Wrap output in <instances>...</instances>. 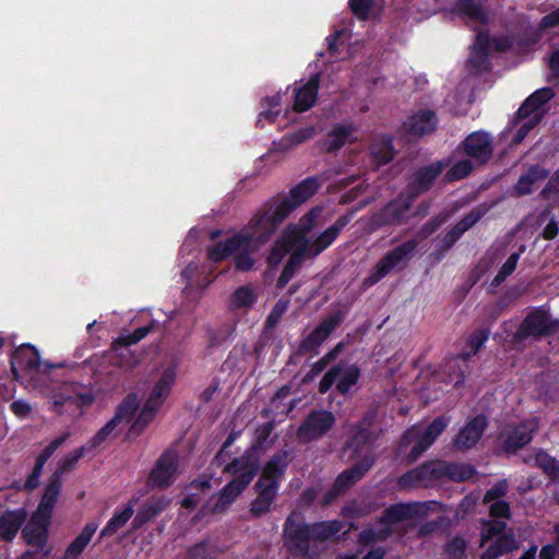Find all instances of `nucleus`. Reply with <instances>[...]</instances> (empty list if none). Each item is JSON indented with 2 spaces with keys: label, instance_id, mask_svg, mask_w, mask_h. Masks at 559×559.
Returning a JSON list of instances; mask_svg holds the SVG:
<instances>
[{
  "label": "nucleus",
  "instance_id": "51",
  "mask_svg": "<svg viewBox=\"0 0 559 559\" xmlns=\"http://www.w3.org/2000/svg\"><path fill=\"white\" fill-rule=\"evenodd\" d=\"M544 118V114H535L533 117L527 118L528 120L524 121L520 128L516 130L512 144L518 145L524 141V139L528 135V133L540 123Z\"/></svg>",
  "mask_w": 559,
  "mask_h": 559
},
{
  "label": "nucleus",
  "instance_id": "3",
  "mask_svg": "<svg viewBox=\"0 0 559 559\" xmlns=\"http://www.w3.org/2000/svg\"><path fill=\"white\" fill-rule=\"evenodd\" d=\"M273 237L270 229L261 219L258 213L249 221V223L236 235L224 241H218L207 249V258L215 262H222L231 253L239 250L242 246H262Z\"/></svg>",
  "mask_w": 559,
  "mask_h": 559
},
{
  "label": "nucleus",
  "instance_id": "47",
  "mask_svg": "<svg viewBox=\"0 0 559 559\" xmlns=\"http://www.w3.org/2000/svg\"><path fill=\"white\" fill-rule=\"evenodd\" d=\"M274 429V421H266L261 425L257 430V437L252 444V449L254 451L266 450L270 445H272L275 439H270Z\"/></svg>",
  "mask_w": 559,
  "mask_h": 559
},
{
  "label": "nucleus",
  "instance_id": "34",
  "mask_svg": "<svg viewBox=\"0 0 559 559\" xmlns=\"http://www.w3.org/2000/svg\"><path fill=\"white\" fill-rule=\"evenodd\" d=\"M135 500H130L128 504L121 510H116L111 519L102 528L99 533V539L115 535L120 528H122L134 514L133 503Z\"/></svg>",
  "mask_w": 559,
  "mask_h": 559
},
{
  "label": "nucleus",
  "instance_id": "42",
  "mask_svg": "<svg viewBox=\"0 0 559 559\" xmlns=\"http://www.w3.org/2000/svg\"><path fill=\"white\" fill-rule=\"evenodd\" d=\"M447 479L462 483L472 479L476 474V468L468 463H448Z\"/></svg>",
  "mask_w": 559,
  "mask_h": 559
},
{
  "label": "nucleus",
  "instance_id": "48",
  "mask_svg": "<svg viewBox=\"0 0 559 559\" xmlns=\"http://www.w3.org/2000/svg\"><path fill=\"white\" fill-rule=\"evenodd\" d=\"M463 236V233L454 225L445 235L442 237L440 242L437 245L433 254L437 259H441L444 254L459 241Z\"/></svg>",
  "mask_w": 559,
  "mask_h": 559
},
{
  "label": "nucleus",
  "instance_id": "55",
  "mask_svg": "<svg viewBox=\"0 0 559 559\" xmlns=\"http://www.w3.org/2000/svg\"><path fill=\"white\" fill-rule=\"evenodd\" d=\"M489 507V516L493 520H510L512 516L510 503L506 500H493Z\"/></svg>",
  "mask_w": 559,
  "mask_h": 559
},
{
  "label": "nucleus",
  "instance_id": "13",
  "mask_svg": "<svg viewBox=\"0 0 559 559\" xmlns=\"http://www.w3.org/2000/svg\"><path fill=\"white\" fill-rule=\"evenodd\" d=\"M290 462V453L287 450H281L274 453L264 464L260 477L254 484L255 487H266L278 491L281 480Z\"/></svg>",
  "mask_w": 559,
  "mask_h": 559
},
{
  "label": "nucleus",
  "instance_id": "8",
  "mask_svg": "<svg viewBox=\"0 0 559 559\" xmlns=\"http://www.w3.org/2000/svg\"><path fill=\"white\" fill-rule=\"evenodd\" d=\"M376 419L377 413L369 409L352 427L344 447L352 451L354 456H359L365 449H371L379 439V432L373 429Z\"/></svg>",
  "mask_w": 559,
  "mask_h": 559
},
{
  "label": "nucleus",
  "instance_id": "59",
  "mask_svg": "<svg viewBox=\"0 0 559 559\" xmlns=\"http://www.w3.org/2000/svg\"><path fill=\"white\" fill-rule=\"evenodd\" d=\"M444 219L445 218L442 217L441 215H436L431 217L417 231L418 238L427 239L441 227V225L444 223Z\"/></svg>",
  "mask_w": 559,
  "mask_h": 559
},
{
  "label": "nucleus",
  "instance_id": "62",
  "mask_svg": "<svg viewBox=\"0 0 559 559\" xmlns=\"http://www.w3.org/2000/svg\"><path fill=\"white\" fill-rule=\"evenodd\" d=\"M554 193H559V167L549 177L547 183L540 190L539 197L543 200H548Z\"/></svg>",
  "mask_w": 559,
  "mask_h": 559
},
{
  "label": "nucleus",
  "instance_id": "14",
  "mask_svg": "<svg viewBox=\"0 0 559 559\" xmlns=\"http://www.w3.org/2000/svg\"><path fill=\"white\" fill-rule=\"evenodd\" d=\"M411 195L406 199H394L386 203L377 212L372 221L378 226H396L406 223L411 217V207L413 204Z\"/></svg>",
  "mask_w": 559,
  "mask_h": 559
},
{
  "label": "nucleus",
  "instance_id": "33",
  "mask_svg": "<svg viewBox=\"0 0 559 559\" xmlns=\"http://www.w3.org/2000/svg\"><path fill=\"white\" fill-rule=\"evenodd\" d=\"M257 497L252 500L249 508V514L253 519H259L271 511L272 504L275 502L278 491L266 488L255 487Z\"/></svg>",
  "mask_w": 559,
  "mask_h": 559
},
{
  "label": "nucleus",
  "instance_id": "28",
  "mask_svg": "<svg viewBox=\"0 0 559 559\" xmlns=\"http://www.w3.org/2000/svg\"><path fill=\"white\" fill-rule=\"evenodd\" d=\"M168 501L164 497H151L138 510L131 522V531L135 532L157 518L167 507Z\"/></svg>",
  "mask_w": 559,
  "mask_h": 559
},
{
  "label": "nucleus",
  "instance_id": "41",
  "mask_svg": "<svg viewBox=\"0 0 559 559\" xmlns=\"http://www.w3.org/2000/svg\"><path fill=\"white\" fill-rule=\"evenodd\" d=\"M177 373L176 370L171 367L166 368L160 374L159 379L153 386L151 394L154 396L160 397L165 401V399L169 395L175 382H176Z\"/></svg>",
  "mask_w": 559,
  "mask_h": 559
},
{
  "label": "nucleus",
  "instance_id": "56",
  "mask_svg": "<svg viewBox=\"0 0 559 559\" xmlns=\"http://www.w3.org/2000/svg\"><path fill=\"white\" fill-rule=\"evenodd\" d=\"M70 437V432H63L59 437L50 441L37 455L36 460L46 463L52 454L60 448Z\"/></svg>",
  "mask_w": 559,
  "mask_h": 559
},
{
  "label": "nucleus",
  "instance_id": "26",
  "mask_svg": "<svg viewBox=\"0 0 559 559\" xmlns=\"http://www.w3.org/2000/svg\"><path fill=\"white\" fill-rule=\"evenodd\" d=\"M549 169L540 164L530 165L524 174H522L516 183L513 186L512 194L516 198L528 195L534 190V185L548 178Z\"/></svg>",
  "mask_w": 559,
  "mask_h": 559
},
{
  "label": "nucleus",
  "instance_id": "37",
  "mask_svg": "<svg viewBox=\"0 0 559 559\" xmlns=\"http://www.w3.org/2000/svg\"><path fill=\"white\" fill-rule=\"evenodd\" d=\"M454 11L474 22L488 23V14L475 0H459Z\"/></svg>",
  "mask_w": 559,
  "mask_h": 559
},
{
  "label": "nucleus",
  "instance_id": "61",
  "mask_svg": "<svg viewBox=\"0 0 559 559\" xmlns=\"http://www.w3.org/2000/svg\"><path fill=\"white\" fill-rule=\"evenodd\" d=\"M431 445L428 444L426 440H424L420 436H418L417 441L411 449L409 453L406 455V463L413 464L415 463Z\"/></svg>",
  "mask_w": 559,
  "mask_h": 559
},
{
  "label": "nucleus",
  "instance_id": "64",
  "mask_svg": "<svg viewBox=\"0 0 559 559\" xmlns=\"http://www.w3.org/2000/svg\"><path fill=\"white\" fill-rule=\"evenodd\" d=\"M235 269L240 272H248L253 267L254 260L248 251H241L234 258Z\"/></svg>",
  "mask_w": 559,
  "mask_h": 559
},
{
  "label": "nucleus",
  "instance_id": "46",
  "mask_svg": "<svg viewBox=\"0 0 559 559\" xmlns=\"http://www.w3.org/2000/svg\"><path fill=\"white\" fill-rule=\"evenodd\" d=\"M448 425L449 418L443 415L438 416L426 427V429L419 436L426 440L428 444L432 445L438 437L445 430Z\"/></svg>",
  "mask_w": 559,
  "mask_h": 559
},
{
  "label": "nucleus",
  "instance_id": "49",
  "mask_svg": "<svg viewBox=\"0 0 559 559\" xmlns=\"http://www.w3.org/2000/svg\"><path fill=\"white\" fill-rule=\"evenodd\" d=\"M467 67L476 74L487 72L490 69L489 53L472 49Z\"/></svg>",
  "mask_w": 559,
  "mask_h": 559
},
{
  "label": "nucleus",
  "instance_id": "63",
  "mask_svg": "<svg viewBox=\"0 0 559 559\" xmlns=\"http://www.w3.org/2000/svg\"><path fill=\"white\" fill-rule=\"evenodd\" d=\"M289 251V248L287 246V243H284V242H281L280 240H277L271 251H270V254L267 257V262L269 264H278L282 259L288 253Z\"/></svg>",
  "mask_w": 559,
  "mask_h": 559
},
{
  "label": "nucleus",
  "instance_id": "32",
  "mask_svg": "<svg viewBox=\"0 0 559 559\" xmlns=\"http://www.w3.org/2000/svg\"><path fill=\"white\" fill-rule=\"evenodd\" d=\"M305 259H308L306 253V243H301L292 252L289 259L284 265L276 281V287L278 289H283L289 283L300 269Z\"/></svg>",
  "mask_w": 559,
  "mask_h": 559
},
{
  "label": "nucleus",
  "instance_id": "45",
  "mask_svg": "<svg viewBox=\"0 0 559 559\" xmlns=\"http://www.w3.org/2000/svg\"><path fill=\"white\" fill-rule=\"evenodd\" d=\"M139 399L135 393L127 394L123 400L118 404L115 416L118 417L121 421L123 419H131L136 411L139 409Z\"/></svg>",
  "mask_w": 559,
  "mask_h": 559
},
{
  "label": "nucleus",
  "instance_id": "27",
  "mask_svg": "<svg viewBox=\"0 0 559 559\" xmlns=\"http://www.w3.org/2000/svg\"><path fill=\"white\" fill-rule=\"evenodd\" d=\"M61 487L62 484L61 480L58 479V475H51L45 487L40 501L32 514L51 521Z\"/></svg>",
  "mask_w": 559,
  "mask_h": 559
},
{
  "label": "nucleus",
  "instance_id": "44",
  "mask_svg": "<svg viewBox=\"0 0 559 559\" xmlns=\"http://www.w3.org/2000/svg\"><path fill=\"white\" fill-rule=\"evenodd\" d=\"M88 451H91V449L86 444H83L82 447L68 453L64 457L61 459L57 471L52 475H58V479L61 480L62 474H64L68 471L73 469L75 467V465L78 464V462Z\"/></svg>",
  "mask_w": 559,
  "mask_h": 559
},
{
  "label": "nucleus",
  "instance_id": "43",
  "mask_svg": "<svg viewBox=\"0 0 559 559\" xmlns=\"http://www.w3.org/2000/svg\"><path fill=\"white\" fill-rule=\"evenodd\" d=\"M257 294L249 285L238 287L230 296V307L241 309L251 307L257 301Z\"/></svg>",
  "mask_w": 559,
  "mask_h": 559
},
{
  "label": "nucleus",
  "instance_id": "25",
  "mask_svg": "<svg viewBox=\"0 0 559 559\" xmlns=\"http://www.w3.org/2000/svg\"><path fill=\"white\" fill-rule=\"evenodd\" d=\"M40 365L39 352L31 344L21 345L14 350L11 358L13 373H16L19 369L26 372H38Z\"/></svg>",
  "mask_w": 559,
  "mask_h": 559
},
{
  "label": "nucleus",
  "instance_id": "15",
  "mask_svg": "<svg viewBox=\"0 0 559 559\" xmlns=\"http://www.w3.org/2000/svg\"><path fill=\"white\" fill-rule=\"evenodd\" d=\"M352 218L353 213L343 214L337 217L331 226L317 236L310 245H308L307 240H304L302 243H306L307 258H316L328 249L336 240L341 231L350 223Z\"/></svg>",
  "mask_w": 559,
  "mask_h": 559
},
{
  "label": "nucleus",
  "instance_id": "58",
  "mask_svg": "<svg viewBox=\"0 0 559 559\" xmlns=\"http://www.w3.org/2000/svg\"><path fill=\"white\" fill-rule=\"evenodd\" d=\"M485 212L486 211L480 209H473L460 222H457L455 226L461 230V233L464 234L480 221V218L485 215Z\"/></svg>",
  "mask_w": 559,
  "mask_h": 559
},
{
  "label": "nucleus",
  "instance_id": "4",
  "mask_svg": "<svg viewBox=\"0 0 559 559\" xmlns=\"http://www.w3.org/2000/svg\"><path fill=\"white\" fill-rule=\"evenodd\" d=\"M559 331V320L554 319L544 307H535L520 323L512 335L511 343L516 346L523 344L527 338L542 340L555 335Z\"/></svg>",
  "mask_w": 559,
  "mask_h": 559
},
{
  "label": "nucleus",
  "instance_id": "35",
  "mask_svg": "<svg viewBox=\"0 0 559 559\" xmlns=\"http://www.w3.org/2000/svg\"><path fill=\"white\" fill-rule=\"evenodd\" d=\"M354 130V127L350 124H335L329 133V138L323 142L322 150L325 153L340 151L346 144Z\"/></svg>",
  "mask_w": 559,
  "mask_h": 559
},
{
  "label": "nucleus",
  "instance_id": "7",
  "mask_svg": "<svg viewBox=\"0 0 559 559\" xmlns=\"http://www.w3.org/2000/svg\"><path fill=\"white\" fill-rule=\"evenodd\" d=\"M418 247V241L408 239L386 252L376 264L365 285H374L385 277L394 267L409 261Z\"/></svg>",
  "mask_w": 559,
  "mask_h": 559
},
{
  "label": "nucleus",
  "instance_id": "10",
  "mask_svg": "<svg viewBox=\"0 0 559 559\" xmlns=\"http://www.w3.org/2000/svg\"><path fill=\"white\" fill-rule=\"evenodd\" d=\"M359 378L360 369L356 365H350L344 370L343 364H336L324 373L319 382L318 391L325 394L336 383L337 393L347 395L352 388L358 383Z\"/></svg>",
  "mask_w": 559,
  "mask_h": 559
},
{
  "label": "nucleus",
  "instance_id": "20",
  "mask_svg": "<svg viewBox=\"0 0 559 559\" xmlns=\"http://www.w3.org/2000/svg\"><path fill=\"white\" fill-rule=\"evenodd\" d=\"M321 73H312L308 81L294 90L293 109L296 112H306L312 108L318 99Z\"/></svg>",
  "mask_w": 559,
  "mask_h": 559
},
{
  "label": "nucleus",
  "instance_id": "38",
  "mask_svg": "<svg viewBox=\"0 0 559 559\" xmlns=\"http://www.w3.org/2000/svg\"><path fill=\"white\" fill-rule=\"evenodd\" d=\"M535 465L543 471L551 483L559 484V462L555 457L546 451L539 450L535 454Z\"/></svg>",
  "mask_w": 559,
  "mask_h": 559
},
{
  "label": "nucleus",
  "instance_id": "12",
  "mask_svg": "<svg viewBox=\"0 0 559 559\" xmlns=\"http://www.w3.org/2000/svg\"><path fill=\"white\" fill-rule=\"evenodd\" d=\"M489 425L485 414L467 418L464 426L459 430L452 441L456 451L466 452L477 445Z\"/></svg>",
  "mask_w": 559,
  "mask_h": 559
},
{
  "label": "nucleus",
  "instance_id": "1",
  "mask_svg": "<svg viewBox=\"0 0 559 559\" xmlns=\"http://www.w3.org/2000/svg\"><path fill=\"white\" fill-rule=\"evenodd\" d=\"M320 188L317 177H308L293 187L288 197H277L267 200L257 213L261 216L266 227L274 235L284 219L296 210L297 206L310 199Z\"/></svg>",
  "mask_w": 559,
  "mask_h": 559
},
{
  "label": "nucleus",
  "instance_id": "16",
  "mask_svg": "<svg viewBox=\"0 0 559 559\" xmlns=\"http://www.w3.org/2000/svg\"><path fill=\"white\" fill-rule=\"evenodd\" d=\"M461 146L467 156L480 164H487L492 157L493 140L487 131L478 130L469 133Z\"/></svg>",
  "mask_w": 559,
  "mask_h": 559
},
{
  "label": "nucleus",
  "instance_id": "30",
  "mask_svg": "<svg viewBox=\"0 0 559 559\" xmlns=\"http://www.w3.org/2000/svg\"><path fill=\"white\" fill-rule=\"evenodd\" d=\"M519 548V543L515 538L512 528L507 533L500 535L489 542L488 547L484 550L481 559H497L503 555L510 554Z\"/></svg>",
  "mask_w": 559,
  "mask_h": 559
},
{
  "label": "nucleus",
  "instance_id": "24",
  "mask_svg": "<svg viewBox=\"0 0 559 559\" xmlns=\"http://www.w3.org/2000/svg\"><path fill=\"white\" fill-rule=\"evenodd\" d=\"M534 427L522 421L504 433L501 450L507 454H515L533 439Z\"/></svg>",
  "mask_w": 559,
  "mask_h": 559
},
{
  "label": "nucleus",
  "instance_id": "6",
  "mask_svg": "<svg viewBox=\"0 0 559 559\" xmlns=\"http://www.w3.org/2000/svg\"><path fill=\"white\" fill-rule=\"evenodd\" d=\"M344 319L345 312L342 310H336L324 317L308 335L301 338L296 349V355L305 356L310 354L312 357L317 356L321 345L341 325Z\"/></svg>",
  "mask_w": 559,
  "mask_h": 559
},
{
  "label": "nucleus",
  "instance_id": "36",
  "mask_svg": "<svg viewBox=\"0 0 559 559\" xmlns=\"http://www.w3.org/2000/svg\"><path fill=\"white\" fill-rule=\"evenodd\" d=\"M97 527L98 525L95 522L86 523L80 534L67 547L66 555L72 558L79 557L91 542L97 531Z\"/></svg>",
  "mask_w": 559,
  "mask_h": 559
},
{
  "label": "nucleus",
  "instance_id": "18",
  "mask_svg": "<svg viewBox=\"0 0 559 559\" xmlns=\"http://www.w3.org/2000/svg\"><path fill=\"white\" fill-rule=\"evenodd\" d=\"M51 521L32 514L22 527V538L27 546L40 549H51L48 545Z\"/></svg>",
  "mask_w": 559,
  "mask_h": 559
},
{
  "label": "nucleus",
  "instance_id": "57",
  "mask_svg": "<svg viewBox=\"0 0 559 559\" xmlns=\"http://www.w3.org/2000/svg\"><path fill=\"white\" fill-rule=\"evenodd\" d=\"M488 338L489 331L487 329H478L473 332L467 338V346L471 348L472 354L476 355Z\"/></svg>",
  "mask_w": 559,
  "mask_h": 559
},
{
  "label": "nucleus",
  "instance_id": "54",
  "mask_svg": "<svg viewBox=\"0 0 559 559\" xmlns=\"http://www.w3.org/2000/svg\"><path fill=\"white\" fill-rule=\"evenodd\" d=\"M374 0H349L348 5L352 13L360 21H367L370 16Z\"/></svg>",
  "mask_w": 559,
  "mask_h": 559
},
{
  "label": "nucleus",
  "instance_id": "9",
  "mask_svg": "<svg viewBox=\"0 0 559 559\" xmlns=\"http://www.w3.org/2000/svg\"><path fill=\"white\" fill-rule=\"evenodd\" d=\"M336 418L331 411L312 409L297 428V437L302 442L323 438L335 425Z\"/></svg>",
  "mask_w": 559,
  "mask_h": 559
},
{
  "label": "nucleus",
  "instance_id": "17",
  "mask_svg": "<svg viewBox=\"0 0 559 559\" xmlns=\"http://www.w3.org/2000/svg\"><path fill=\"white\" fill-rule=\"evenodd\" d=\"M376 463V456L372 452L366 453L359 461L354 463L350 467L340 473L333 486L341 492L345 493L356 483H358Z\"/></svg>",
  "mask_w": 559,
  "mask_h": 559
},
{
  "label": "nucleus",
  "instance_id": "21",
  "mask_svg": "<svg viewBox=\"0 0 559 559\" xmlns=\"http://www.w3.org/2000/svg\"><path fill=\"white\" fill-rule=\"evenodd\" d=\"M555 97V92L551 87H542L532 93L522 103L513 119V124L519 123L527 118L533 117L535 114H544L542 109L548 102Z\"/></svg>",
  "mask_w": 559,
  "mask_h": 559
},
{
  "label": "nucleus",
  "instance_id": "29",
  "mask_svg": "<svg viewBox=\"0 0 559 559\" xmlns=\"http://www.w3.org/2000/svg\"><path fill=\"white\" fill-rule=\"evenodd\" d=\"M26 511L23 508L8 510L0 515V539L12 542L26 521Z\"/></svg>",
  "mask_w": 559,
  "mask_h": 559
},
{
  "label": "nucleus",
  "instance_id": "22",
  "mask_svg": "<svg viewBox=\"0 0 559 559\" xmlns=\"http://www.w3.org/2000/svg\"><path fill=\"white\" fill-rule=\"evenodd\" d=\"M412 516L413 510L409 504L395 503L388 507L378 519V523L383 525L379 531H376L378 543L386 540L392 535V524L405 521Z\"/></svg>",
  "mask_w": 559,
  "mask_h": 559
},
{
  "label": "nucleus",
  "instance_id": "60",
  "mask_svg": "<svg viewBox=\"0 0 559 559\" xmlns=\"http://www.w3.org/2000/svg\"><path fill=\"white\" fill-rule=\"evenodd\" d=\"M210 542L209 539H202L201 542L192 545L187 550L189 559H210Z\"/></svg>",
  "mask_w": 559,
  "mask_h": 559
},
{
  "label": "nucleus",
  "instance_id": "39",
  "mask_svg": "<svg viewBox=\"0 0 559 559\" xmlns=\"http://www.w3.org/2000/svg\"><path fill=\"white\" fill-rule=\"evenodd\" d=\"M74 396L75 393L73 388H71V391L68 388H64L61 392L53 396L51 411L58 415H62L64 413L75 414Z\"/></svg>",
  "mask_w": 559,
  "mask_h": 559
},
{
  "label": "nucleus",
  "instance_id": "5",
  "mask_svg": "<svg viewBox=\"0 0 559 559\" xmlns=\"http://www.w3.org/2000/svg\"><path fill=\"white\" fill-rule=\"evenodd\" d=\"M447 462L429 460L402 474L397 480L401 488H429L447 479Z\"/></svg>",
  "mask_w": 559,
  "mask_h": 559
},
{
  "label": "nucleus",
  "instance_id": "50",
  "mask_svg": "<svg viewBox=\"0 0 559 559\" xmlns=\"http://www.w3.org/2000/svg\"><path fill=\"white\" fill-rule=\"evenodd\" d=\"M520 255V252H513L509 255V258L501 265L498 273L493 277L491 283L492 286H499L507 280L508 276H510L515 271Z\"/></svg>",
  "mask_w": 559,
  "mask_h": 559
},
{
  "label": "nucleus",
  "instance_id": "31",
  "mask_svg": "<svg viewBox=\"0 0 559 559\" xmlns=\"http://www.w3.org/2000/svg\"><path fill=\"white\" fill-rule=\"evenodd\" d=\"M370 154L378 166L391 163L396 154L392 136L389 134L377 136L370 145Z\"/></svg>",
  "mask_w": 559,
  "mask_h": 559
},
{
  "label": "nucleus",
  "instance_id": "40",
  "mask_svg": "<svg viewBox=\"0 0 559 559\" xmlns=\"http://www.w3.org/2000/svg\"><path fill=\"white\" fill-rule=\"evenodd\" d=\"M508 524L502 520H484L480 530V547H484L491 539L507 533Z\"/></svg>",
  "mask_w": 559,
  "mask_h": 559
},
{
  "label": "nucleus",
  "instance_id": "53",
  "mask_svg": "<svg viewBox=\"0 0 559 559\" xmlns=\"http://www.w3.org/2000/svg\"><path fill=\"white\" fill-rule=\"evenodd\" d=\"M509 492V483L506 478L498 480L484 495L483 502L489 503L493 500H502Z\"/></svg>",
  "mask_w": 559,
  "mask_h": 559
},
{
  "label": "nucleus",
  "instance_id": "19",
  "mask_svg": "<svg viewBox=\"0 0 559 559\" xmlns=\"http://www.w3.org/2000/svg\"><path fill=\"white\" fill-rule=\"evenodd\" d=\"M443 170V164L436 162L418 168L412 176L407 189L412 198H416L433 186L437 178Z\"/></svg>",
  "mask_w": 559,
  "mask_h": 559
},
{
  "label": "nucleus",
  "instance_id": "23",
  "mask_svg": "<svg viewBox=\"0 0 559 559\" xmlns=\"http://www.w3.org/2000/svg\"><path fill=\"white\" fill-rule=\"evenodd\" d=\"M438 118L435 111L420 109L403 122L404 131L414 136H423L436 130Z\"/></svg>",
  "mask_w": 559,
  "mask_h": 559
},
{
  "label": "nucleus",
  "instance_id": "52",
  "mask_svg": "<svg viewBox=\"0 0 559 559\" xmlns=\"http://www.w3.org/2000/svg\"><path fill=\"white\" fill-rule=\"evenodd\" d=\"M467 543L463 537L455 536L444 545V552L452 559H463L466 555Z\"/></svg>",
  "mask_w": 559,
  "mask_h": 559
},
{
  "label": "nucleus",
  "instance_id": "2",
  "mask_svg": "<svg viewBox=\"0 0 559 559\" xmlns=\"http://www.w3.org/2000/svg\"><path fill=\"white\" fill-rule=\"evenodd\" d=\"M260 471L258 459L250 455L234 457L225 465L223 473L233 476L219 491L218 498L212 507L213 514L225 513L237 498L247 489Z\"/></svg>",
  "mask_w": 559,
  "mask_h": 559
},
{
  "label": "nucleus",
  "instance_id": "11",
  "mask_svg": "<svg viewBox=\"0 0 559 559\" xmlns=\"http://www.w3.org/2000/svg\"><path fill=\"white\" fill-rule=\"evenodd\" d=\"M179 467L176 450L167 449L156 460L147 476V486L152 489H165L173 485Z\"/></svg>",
  "mask_w": 559,
  "mask_h": 559
}]
</instances>
